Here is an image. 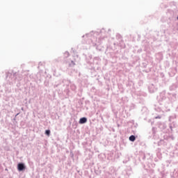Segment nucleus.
<instances>
[{
  "mask_svg": "<svg viewBox=\"0 0 178 178\" xmlns=\"http://www.w3.org/2000/svg\"><path fill=\"white\" fill-rule=\"evenodd\" d=\"M45 134L47 136H48V137H49L50 134H51V131L50 130H46L45 131Z\"/></svg>",
  "mask_w": 178,
  "mask_h": 178,
  "instance_id": "20e7f679",
  "label": "nucleus"
},
{
  "mask_svg": "<svg viewBox=\"0 0 178 178\" xmlns=\"http://www.w3.org/2000/svg\"><path fill=\"white\" fill-rule=\"evenodd\" d=\"M17 170L19 172H22V170H26V165H24V163H18Z\"/></svg>",
  "mask_w": 178,
  "mask_h": 178,
  "instance_id": "f257e3e1",
  "label": "nucleus"
},
{
  "mask_svg": "<svg viewBox=\"0 0 178 178\" xmlns=\"http://www.w3.org/2000/svg\"><path fill=\"white\" fill-rule=\"evenodd\" d=\"M177 19H178V17H177Z\"/></svg>",
  "mask_w": 178,
  "mask_h": 178,
  "instance_id": "39448f33",
  "label": "nucleus"
},
{
  "mask_svg": "<svg viewBox=\"0 0 178 178\" xmlns=\"http://www.w3.org/2000/svg\"><path fill=\"white\" fill-rule=\"evenodd\" d=\"M129 140L132 142L136 141V136H134V135L131 136L129 137Z\"/></svg>",
  "mask_w": 178,
  "mask_h": 178,
  "instance_id": "7ed1b4c3",
  "label": "nucleus"
},
{
  "mask_svg": "<svg viewBox=\"0 0 178 178\" xmlns=\"http://www.w3.org/2000/svg\"><path fill=\"white\" fill-rule=\"evenodd\" d=\"M79 123L81 124H84V123H87V118H82L79 120Z\"/></svg>",
  "mask_w": 178,
  "mask_h": 178,
  "instance_id": "f03ea898",
  "label": "nucleus"
}]
</instances>
